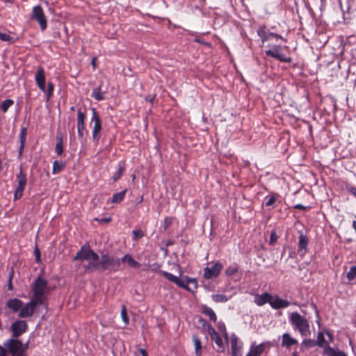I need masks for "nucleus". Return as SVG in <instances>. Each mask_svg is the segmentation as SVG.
Wrapping results in <instances>:
<instances>
[{
	"mask_svg": "<svg viewBox=\"0 0 356 356\" xmlns=\"http://www.w3.org/2000/svg\"><path fill=\"white\" fill-rule=\"evenodd\" d=\"M120 266V260L107 253H102L98 260L88 261V264L83 266L86 273H93L95 271L116 272Z\"/></svg>",
	"mask_w": 356,
	"mask_h": 356,
	"instance_id": "obj_1",
	"label": "nucleus"
},
{
	"mask_svg": "<svg viewBox=\"0 0 356 356\" xmlns=\"http://www.w3.org/2000/svg\"><path fill=\"white\" fill-rule=\"evenodd\" d=\"M159 273L163 276H164L169 281L175 283L178 286L183 288L188 291L193 293L197 288V280L194 278L184 277L179 279L177 276L166 271L160 270Z\"/></svg>",
	"mask_w": 356,
	"mask_h": 356,
	"instance_id": "obj_2",
	"label": "nucleus"
},
{
	"mask_svg": "<svg viewBox=\"0 0 356 356\" xmlns=\"http://www.w3.org/2000/svg\"><path fill=\"white\" fill-rule=\"evenodd\" d=\"M289 319L293 328L298 330L302 337L310 335V326L306 318L301 316L298 312H294L290 314Z\"/></svg>",
	"mask_w": 356,
	"mask_h": 356,
	"instance_id": "obj_3",
	"label": "nucleus"
},
{
	"mask_svg": "<svg viewBox=\"0 0 356 356\" xmlns=\"http://www.w3.org/2000/svg\"><path fill=\"white\" fill-rule=\"evenodd\" d=\"M48 282L40 277H38L33 284L32 292L33 297L36 300L43 302V297L47 288Z\"/></svg>",
	"mask_w": 356,
	"mask_h": 356,
	"instance_id": "obj_4",
	"label": "nucleus"
},
{
	"mask_svg": "<svg viewBox=\"0 0 356 356\" xmlns=\"http://www.w3.org/2000/svg\"><path fill=\"white\" fill-rule=\"evenodd\" d=\"M3 346L11 356H27L26 353L23 352L22 342L17 339H9L4 342Z\"/></svg>",
	"mask_w": 356,
	"mask_h": 356,
	"instance_id": "obj_5",
	"label": "nucleus"
},
{
	"mask_svg": "<svg viewBox=\"0 0 356 356\" xmlns=\"http://www.w3.org/2000/svg\"><path fill=\"white\" fill-rule=\"evenodd\" d=\"M42 302L36 300L32 298L31 300L26 304L23 303V306L21 308L20 312L18 314V317L20 318H25L31 317L35 312L38 305L42 304Z\"/></svg>",
	"mask_w": 356,
	"mask_h": 356,
	"instance_id": "obj_6",
	"label": "nucleus"
},
{
	"mask_svg": "<svg viewBox=\"0 0 356 356\" xmlns=\"http://www.w3.org/2000/svg\"><path fill=\"white\" fill-rule=\"evenodd\" d=\"M16 179L18 184L14 193L15 200H18L22 197L23 192L27 183L26 175L23 172L22 166L19 168V173H17L16 175Z\"/></svg>",
	"mask_w": 356,
	"mask_h": 356,
	"instance_id": "obj_7",
	"label": "nucleus"
},
{
	"mask_svg": "<svg viewBox=\"0 0 356 356\" xmlns=\"http://www.w3.org/2000/svg\"><path fill=\"white\" fill-rule=\"evenodd\" d=\"M31 17L32 19L38 22L42 31H44L47 29V21L43 9L40 6H35L33 8Z\"/></svg>",
	"mask_w": 356,
	"mask_h": 356,
	"instance_id": "obj_8",
	"label": "nucleus"
},
{
	"mask_svg": "<svg viewBox=\"0 0 356 356\" xmlns=\"http://www.w3.org/2000/svg\"><path fill=\"white\" fill-rule=\"evenodd\" d=\"M200 321H202L204 323L203 325H207V331L211 337V340L213 341L218 346L217 351L220 353L224 352L225 346L218 333L215 330L211 324L207 323L205 320L200 319Z\"/></svg>",
	"mask_w": 356,
	"mask_h": 356,
	"instance_id": "obj_9",
	"label": "nucleus"
},
{
	"mask_svg": "<svg viewBox=\"0 0 356 356\" xmlns=\"http://www.w3.org/2000/svg\"><path fill=\"white\" fill-rule=\"evenodd\" d=\"M282 50L281 45H273L270 49L266 51V54L282 62L291 63L292 58L282 54Z\"/></svg>",
	"mask_w": 356,
	"mask_h": 356,
	"instance_id": "obj_10",
	"label": "nucleus"
},
{
	"mask_svg": "<svg viewBox=\"0 0 356 356\" xmlns=\"http://www.w3.org/2000/svg\"><path fill=\"white\" fill-rule=\"evenodd\" d=\"M92 118L91 122H94L92 129V139L94 141L98 142L100 138V132L102 131V120L95 108H91Z\"/></svg>",
	"mask_w": 356,
	"mask_h": 356,
	"instance_id": "obj_11",
	"label": "nucleus"
},
{
	"mask_svg": "<svg viewBox=\"0 0 356 356\" xmlns=\"http://www.w3.org/2000/svg\"><path fill=\"white\" fill-rule=\"evenodd\" d=\"M28 325L24 320H16L10 325V330L12 332V339H17L26 332Z\"/></svg>",
	"mask_w": 356,
	"mask_h": 356,
	"instance_id": "obj_12",
	"label": "nucleus"
},
{
	"mask_svg": "<svg viewBox=\"0 0 356 356\" xmlns=\"http://www.w3.org/2000/svg\"><path fill=\"white\" fill-rule=\"evenodd\" d=\"M99 256L97 253L94 252L90 248L86 249L84 247H81V249L76 252L75 257L73 258L74 261L76 260H98Z\"/></svg>",
	"mask_w": 356,
	"mask_h": 356,
	"instance_id": "obj_13",
	"label": "nucleus"
},
{
	"mask_svg": "<svg viewBox=\"0 0 356 356\" xmlns=\"http://www.w3.org/2000/svg\"><path fill=\"white\" fill-rule=\"evenodd\" d=\"M223 266L220 261H216L211 266L204 268V277L207 280L216 278L222 270Z\"/></svg>",
	"mask_w": 356,
	"mask_h": 356,
	"instance_id": "obj_14",
	"label": "nucleus"
},
{
	"mask_svg": "<svg viewBox=\"0 0 356 356\" xmlns=\"http://www.w3.org/2000/svg\"><path fill=\"white\" fill-rule=\"evenodd\" d=\"M86 113L81 108L78 110L77 113V132L79 138L81 142L85 140L87 130L85 126Z\"/></svg>",
	"mask_w": 356,
	"mask_h": 356,
	"instance_id": "obj_15",
	"label": "nucleus"
},
{
	"mask_svg": "<svg viewBox=\"0 0 356 356\" xmlns=\"http://www.w3.org/2000/svg\"><path fill=\"white\" fill-rule=\"evenodd\" d=\"M231 349L232 356H242L243 344L239 341L238 337L235 334L231 335Z\"/></svg>",
	"mask_w": 356,
	"mask_h": 356,
	"instance_id": "obj_16",
	"label": "nucleus"
},
{
	"mask_svg": "<svg viewBox=\"0 0 356 356\" xmlns=\"http://www.w3.org/2000/svg\"><path fill=\"white\" fill-rule=\"evenodd\" d=\"M35 82L38 87L40 88L41 91L43 92H46V87H45V72L44 70L40 67L38 68L37 72L35 74Z\"/></svg>",
	"mask_w": 356,
	"mask_h": 356,
	"instance_id": "obj_17",
	"label": "nucleus"
},
{
	"mask_svg": "<svg viewBox=\"0 0 356 356\" xmlns=\"http://www.w3.org/2000/svg\"><path fill=\"white\" fill-rule=\"evenodd\" d=\"M269 342L261 343L259 345H256L254 342L251 344L250 351L248 353L246 356H260L265 350L266 346L269 345Z\"/></svg>",
	"mask_w": 356,
	"mask_h": 356,
	"instance_id": "obj_18",
	"label": "nucleus"
},
{
	"mask_svg": "<svg viewBox=\"0 0 356 356\" xmlns=\"http://www.w3.org/2000/svg\"><path fill=\"white\" fill-rule=\"evenodd\" d=\"M22 306L23 301L17 298L9 299L6 303V307L13 313L19 312Z\"/></svg>",
	"mask_w": 356,
	"mask_h": 356,
	"instance_id": "obj_19",
	"label": "nucleus"
},
{
	"mask_svg": "<svg viewBox=\"0 0 356 356\" xmlns=\"http://www.w3.org/2000/svg\"><path fill=\"white\" fill-rule=\"evenodd\" d=\"M290 305V302L286 300H283L280 298L279 296H276L273 297L272 296L270 305L274 309H280L282 308H286Z\"/></svg>",
	"mask_w": 356,
	"mask_h": 356,
	"instance_id": "obj_20",
	"label": "nucleus"
},
{
	"mask_svg": "<svg viewBox=\"0 0 356 356\" xmlns=\"http://www.w3.org/2000/svg\"><path fill=\"white\" fill-rule=\"evenodd\" d=\"M272 298V295L267 292L262 293L261 295H256L254 298V303L258 306H262L266 303H269L270 302Z\"/></svg>",
	"mask_w": 356,
	"mask_h": 356,
	"instance_id": "obj_21",
	"label": "nucleus"
},
{
	"mask_svg": "<svg viewBox=\"0 0 356 356\" xmlns=\"http://www.w3.org/2000/svg\"><path fill=\"white\" fill-rule=\"evenodd\" d=\"M27 136V128L22 127L19 134V148L18 152V157L20 158L23 154V151L25 147L26 140Z\"/></svg>",
	"mask_w": 356,
	"mask_h": 356,
	"instance_id": "obj_22",
	"label": "nucleus"
},
{
	"mask_svg": "<svg viewBox=\"0 0 356 356\" xmlns=\"http://www.w3.org/2000/svg\"><path fill=\"white\" fill-rule=\"evenodd\" d=\"M282 341L281 346L282 347H285L286 348H289L291 346L296 345L298 343V341L291 337V336L289 333H284L282 334Z\"/></svg>",
	"mask_w": 356,
	"mask_h": 356,
	"instance_id": "obj_23",
	"label": "nucleus"
},
{
	"mask_svg": "<svg viewBox=\"0 0 356 356\" xmlns=\"http://www.w3.org/2000/svg\"><path fill=\"white\" fill-rule=\"evenodd\" d=\"M323 355L325 356H347V355L340 350H335L330 346H326L323 349Z\"/></svg>",
	"mask_w": 356,
	"mask_h": 356,
	"instance_id": "obj_24",
	"label": "nucleus"
},
{
	"mask_svg": "<svg viewBox=\"0 0 356 356\" xmlns=\"http://www.w3.org/2000/svg\"><path fill=\"white\" fill-rule=\"evenodd\" d=\"M119 259L120 260V262L122 261L123 263H127L130 267L134 268H139L141 266V264L134 260L133 257L129 254H124L122 259Z\"/></svg>",
	"mask_w": 356,
	"mask_h": 356,
	"instance_id": "obj_25",
	"label": "nucleus"
},
{
	"mask_svg": "<svg viewBox=\"0 0 356 356\" xmlns=\"http://www.w3.org/2000/svg\"><path fill=\"white\" fill-rule=\"evenodd\" d=\"M202 313L203 314H204L205 316H207L209 317V318L210 319V321H213V322L216 321L217 316L216 315V313L211 308L207 307V305H202Z\"/></svg>",
	"mask_w": 356,
	"mask_h": 356,
	"instance_id": "obj_26",
	"label": "nucleus"
},
{
	"mask_svg": "<svg viewBox=\"0 0 356 356\" xmlns=\"http://www.w3.org/2000/svg\"><path fill=\"white\" fill-rule=\"evenodd\" d=\"M308 238L302 232H300L299 241H298V248L300 251L304 250L305 252L308 245Z\"/></svg>",
	"mask_w": 356,
	"mask_h": 356,
	"instance_id": "obj_27",
	"label": "nucleus"
},
{
	"mask_svg": "<svg viewBox=\"0 0 356 356\" xmlns=\"http://www.w3.org/2000/svg\"><path fill=\"white\" fill-rule=\"evenodd\" d=\"M56 145L55 147V152L58 156H60L63 153V141L61 134L57 135L56 137Z\"/></svg>",
	"mask_w": 356,
	"mask_h": 356,
	"instance_id": "obj_28",
	"label": "nucleus"
},
{
	"mask_svg": "<svg viewBox=\"0 0 356 356\" xmlns=\"http://www.w3.org/2000/svg\"><path fill=\"white\" fill-rule=\"evenodd\" d=\"M269 30L266 26H261L257 30V34L263 43L268 40Z\"/></svg>",
	"mask_w": 356,
	"mask_h": 356,
	"instance_id": "obj_29",
	"label": "nucleus"
},
{
	"mask_svg": "<svg viewBox=\"0 0 356 356\" xmlns=\"http://www.w3.org/2000/svg\"><path fill=\"white\" fill-rule=\"evenodd\" d=\"M91 97L95 98L97 101H102L104 99V92H102L101 86L93 88Z\"/></svg>",
	"mask_w": 356,
	"mask_h": 356,
	"instance_id": "obj_30",
	"label": "nucleus"
},
{
	"mask_svg": "<svg viewBox=\"0 0 356 356\" xmlns=\"http://www.w3.org/2000/svg\"><path fill=\"white\" fill-rule=\"evenodd\" d=\"M65 163L63 162V161H55L53 163V170H52V173L53 174H58L60 172L62 171V170L65 168Z\"/></svg>",
	"mask_w": 356,
	"mask_h": 356,
	"instance_id": "obj_31",
	"label": "nucleus"
},
{
	"mask_svg": "<svg viewBox=\"0 0 356 356\" xmlns=\"http://www.w3.org/2000/svg\"><path fill=\"white\" fill-rule=\"evenodd\" d=\"M127 193V189L123 190L122 191L113 194L111 200V202L113 203H119L122 202L125 196Z\"/></svg>",
	"mask_w": 356,
	"mask_h": 356,
	"instance_id": "obj_32",
	"label": "nucleus"
},
{
	"mask_svg": "<svg viewBox=\"0 0 356 356\" xmlns=\"http://www.w3.org/2000/svg\"><path fill=\"white\" fill-rule=\"evenodd\" d=\"M193 341L195 345V351L197 356H200L202 350V344L200 339L196 336H193Z\"/></svg>",
	"mask_w": 356,
	"mask_h": 356,
	"instance_id": "obj_33",
	"label": "nucleus"
},
{
	"mask_svg": "<svg viewBox=\"0 0 356 356\" xmlns=\"http://www.w3.org/2000/svg\"><path fill=\"white\" fill-rule=\"evenodd\" d=\"M316 346H318L319 347H325L326 346H329L327 343L325 341L324 334L322 332H318L317 334V340L315 341Z\"/></svg>",
	"mask_w": 356,
	"mask_h": 356,
	"instance_id": "obj_34",
	"label": "nucleus"
},
{
	"mask_svg": "<svg viewBox=\"0 0 356 356\" xmlns=\"http://www.w3.org/2000/svg\"><path fill=\"white\" fill-rule=\"evenodd\" d=\"M316 346L315 340L314 339H304L302 342L301 350H304V348L308 349L309 348Z\"/></svg>",
	"mask_w": 356,
	"mask_h": 356,
	"instance_id": "obj_35",
	"label": "nucleus"
},
{
	"mask_svg": "<svg viewBox=\"0 0 356 356\" xmlns=\"http://www.w3.org/2000/svg\"><path fill=\"white\" fill-rule=\"evenodd\" d=\"M211 298L215 302H225L228 300V298L224 294H213Z\"/></svg>",
	"mask_w": 356,
	"mask_h": 356,
	"instance_id": "obj_36",
	"label": "nucleus"
},
{
	"mask_svg": "<svg viewBox=\"0 0 356 356\" xmlns=\"http://www.w3.org/2000/svg\"><path fill=\"white\" fill-rule=\"evenodd\" d=\"M14 104V101L10 99H7L6 100H4L2 103H1V110L6 113L7 112L8 108L10 106H11L13 104Z\"/></svg>",
	"mask_w": 356,
	"mask_h": 356,
	"instance_id": "obj_37",
	"label": "nucleus"
},
{
	"mask_svg": "<svg viewBox=\"0 0 356 356\" xmlns=\"http://www.w3.org/2000/svg\"><path fill=\"white\" fill-rule=\"evenodd\" d=\"M347 279L352 281L356 277V266H351L346 275Z\"/></svg>",
	"mask_w": 356,
	"mask_h": 356,
	"instance_id": "obj_38",
	"label": "nucleus"
},
{
	"mask_svg": "<svg viewBox=\"0 0 356 356\" xmlns=\"http://www.w3.org/2000/svg\"><path fill=\"white\" fill-rule=\"evenodd\" d=\"M0 40L1 41L9 42L10 43L15 42V40L10 35L5 33L0 32Z\"/></svg>",
	"mask_w": 356,
	"mask_h": 356,
	"instance_id": "obj_39",
	"label": "nucleus"
},
{
	"mask_svg": "<svg viewBox=\"0 0 356 356\" xmlns=\"http://www.w3.org/2000/svg\"><path fill=\"white\" fill-rule=\"evenodd\" d=\"M54 86L53 83L49 82L47 85V89H46L47 101L48 102L53 94Z\"/></svg>",
	"mask_w": 356,
	"mask_h": 356,
	"instance_id": "obj_40",
	"label": "nucleus"
},
{
	"mask_svg": "<svg viewBox=\"0 0 356 356\" xmlns=\"http://www.w3.org/2000/svg\"><path fill=\"white\" fill-rule=\"evenodd\" d=\"M121 317H122V319L123 322L125 324L127 325L129 323V317L127 316V308H126L125 305H122V306Z\"/></svg>",
	"mask_w": 356,
	"mask_h": 356,
	"instance_id": "obj_41",
	"label": "nucleus"
},
{
	"mask_svg": "<svg viewBox=\"0 0 356 356\" xmlns=\"http://www.w3.org/2000/svg\"><path fill=\"white\" fill-rule=\"evenodd\" d=\"M237 271H238V268L236 266H229V267L227 268V269L225 270V274L227 276H232V275H234L235 273H236Z\"/></svg>",
	"mask_w": 356,
	"mask_h": 356,
	"instance_id": "obj_42",
	"label": "nucleus"
},
{
	"mask_svg": "<svg viewBox=\"0 0 356 356\" xmlns=\"http://www.w3.org/2000/svg\"><path fill=\"white\" fill-rule=\"evenodd\" d=\"M124 170L125 169L124 165L120 166L117 172L114 175L113 177V181H117L118 179H119L121 177L122 175L123 174Z\"/></svg>",
	"mask_w": 356,
	"mask_h": 356,
	"instance_id": "obj_43",
	"label": "nucleus"
},
{
	"mask_svg": "<svg viewBox=\"0 0 356 356\" xmlns=\"http://www.w3.org/2000/svg\"><path fill=\"white\" fill-rule=\"evenodd\" d=\"M345 189L347 192L352 194L354 197H356V187L354 186H352L350 184H346Z\"/></svg>",
	"mask_w": 356,
	"mask_h": 356,
	"instance_id": "obj_44",
	"label": "nucleus"
},
{
	"mask_svg": "<svg viewBox=\"0 0 356 356\" xmlns=\"http://www.w3.org/2000/svg\"><path fill=\"white\" fill-rule=\"evenodd\" d=\"M173 218L172 217H165L163 221V229L164 230H167L168 227L172 224Z\"/></svg>",
	"mask_w": 356,
	"mask_h": 356,
	"instance_id": "obj_45",
	"label": "nucleus"
},
{
	"mask_svg": "<svg viewBox=\"0 0 356 356\" xmlns=\"http://www.w3.org/2000/svg\"><path fill=\"white\" fill-rule=\"evenodd\" d=\"M132 234L135 240H138L139 238H141L144 236L143 232L141 229L133 230Z\"/></svg>",
	"mask_w": 356,
	"mask_h": 356,
	"instance_id": "obj_46",
	"label": "nucleus"
},
{
	"mask_svg": "<svg viewBox=\"0 0 356 356\" xmlns=\"http://www.w3.org/2000/svg\"><path fill=\"white\" fill-rule=\"evenodd\" d=\"M273 39H275L276 40H277L278 39H281L283 41L286 42V40L285 38H284L282 36H281L280 35H278V34L274 33H271L269 31L268 40H273Z\"/></svg>",
	"mask_w": 356,
	"mask_h": 356,
	"instance_id": "obj_47",
	"label": "nucleus"
},
{
	"mask_svg": "<svg viewBox=\"0 0 356 356\" xmlns=\"http://www.w3.org/2000/svg\"><path fill=\"white\" fill-rule=\"evenodd\" d=\"M34 254H35V261L37 263H40L41 262L40 251V249L38 247V245H35V248H34Z\"/></svg>",
	"mask_w": 356,
	"mask_h": 356,
	"instance_id": "obj_48",
	"label": "nucleus"
},
{
	"mask_svg": "<svg viewBox=\"0 0 356 356\" xmlns=\"http://www.w3.org/2000/svg\"><path fill=\"white\" fill-rule=\"evenodd\" d=\"M275 201H276V197L274 195H272L268 198L267 201L266 202V207L273 206L274 204V203L275 202Z\"/></svg>",
	"mask_w": 356,
	"mask_h": 356,
	"instance_id": "obj_49",
	"label": "nucleus"
},
{
	"mask_svg": "<svg viewBox=\"0 0 356 356\" xmlns=\"http://www.w3.org/2000/svg\"><path fill=\"white\" fill-rule=\"evenodd\" d=\"M277 240V236L275 231H273L270 235V244H273Z\"/></svg>",
	"mask_w": 356,
	"mask_h": 356,
	"instance_id": "obj_50",
	"label": "nucleus"
},
{
	"mask_svg": "<svg viewBox=\"0 0 356 356\" xmlns=\"http://www.w3.org/2000/svg\"><path fill=\"white\" fill-rule=\"evenodd\" d=\"M95 220L99 222L100 223H108L111 221V217H108V218H95Z\"/></svg>",
	"mask_w": 356,
	"mask_h": 356,
	"instance_id": "obj_51",
	"label": "nucleus"
},
{
	"mask_svg": "<svg viewBox=\"0 0 356 356\" xmlns=\"http://www.w3.org/2000/svg\"><path fill=\"white\" fill-rule=\"evenodd\" d=\"M6 348L3 346L0 345V356H7V353L8 352Z\"/></svg>",
	"mask_w": 356,
	"mask_h": 356,
	"instance_id": "obj_52",
	"label": "nucleus"
},
{
	"mask_svg": "<svg viewBox=\"0 0 356 356\" xmlns=\"http://www.w3.org/2000/svg\"><path fill=\"white\" fill-rule=\"evenodd\" d=\"M222 334L223 337L225 339L226 343H227V342H228V333L227 332L225 326H223V332H222Z\"/></svg>",
	"mask_w": 356,
	"mask_h": 356,
	"instance_id": "obj_53",
	"label": "nucleus"
},
{
	"mask_svg": "<svg viewBox=\"0 0 356 356\" xmlns=\"http://www.w3.org/2000/svg\"><path fill=\"white\" fill-rule=\"evenodd\" d=\"M294 209H300V210H302V211H305L306 210L307 207L301 204H296L294 207H293Z\"/></svg>",
	"mask_w": 356,
	"mask_h": 356,
	"instance_id": "obj_54",
	"label": "nucleus"
},
{
	"mask_svg": "<svg viewBox=\"0 0 356 356\" xmlns=\"http://www.w3.org/2000/svg\"><path fill=\"white\" fill-rule=\"evenodd\" d=\"M29 341H27L25 344L22 343V349H23L24 353H26V350L29 348Z\"/></svg>",
	"mask_w": 356,
	"mask_h": 356,
	"instance_id": "obj_55",
	"label": "nucleus"
},
{
	"mask_svg": "<svg viewBox=\"0 0 356 356\" xmlns=\"http://www.w3.org/2000/svg\"><path fill=\"white\" fill-rule=\"evenodd\" d=\"M139 353L141 354L142 356H147V353L145 349L140 348Z\"/></svg>",
	"mask_w": 356,
	"mask_h": 356,
	"instance_id": "obj_56",
	"label": "nucleus"
},
{
	"mask_svg": "<svg viewBox=\"0 0 356 356\" xmlns=\"http://www.w3.org/2000/svg\"><path fill=\"white\" fill-rule=\"evenodd\" d=\"M152 266H153L152 270H154V271L158 270L160 268V265L156 263L154 264Z\"/></svg>",
	"mask_w": 356,
	"mask_h": 356,
	"instance_id": "obj_57",
	"label": "nucleus"
},
{
	"mask_svg": "<svg viewBox=\"0 0 356 356\" xmlns=\"http://www.w3.org/2000/svg\"><path fill=\"white\" fill-rule=\"evenodd\" d=\"M8 290H13V285L12 281H10V280H8Z\"/></svg>",
	"mask_w": 356,
	"mask_h": 356,
	"instance_id": "obj_58",
	"label": "nucleus"
},
{
	"mask_svg": "<svg viewBox=\"0 0 356 356\" xmlns=\"http://www.w3.org/2000/svg\"><path fill=\"white\" fill-rule=\"evenodd\" d=\"M13 275H14V271H13V270H12L9 273L8 280L12 281L13 277Z\"/></svg>",
	"mask_w": 356,
	"mask_h": 356,
	"instance_id": "obj_59",
	"label": "nucleus"
},
{
	"mask_svg": "<svg viewBox=\"0 0 356 356\" xmlns=\"http://www.w3.org/2000/svg\"><path fill=\"white\" fill-rule=\"evenodd\" d=\"M223 326H225V325L224 323H221V324H219L218 327V330L221 332H223Z\"/></svg>",
	"mask_w": 356,
	"mask_h": 356,
	"instance_id": "obj_60",
	"label": "nucleus"
},
{
	"mask_svg": "<svg viewBox=\"0 0 356 356\" xmlns=\"http://www.w3.org/2000/svg\"><path fill=\"white\" fill-rule=\"evenodd\" d=\"M91 64L92 65L94 68L96 67V58H93L92 59Z\"/></svg>",
	"mask_w": 356,
	"mask_h": 356,
	"instance_id": "obj_61",
	"label": "nucleus"
},
{
	"mask_svg": "<svg viewBox=\"0 0 356 356\" xmlns=\"http://www.w3.org/2000/svg\"><path fill=\"white\" fill-rule=\"evenodd\" d=\"M327 335H328V337H329L330 340L331 341H332L333 337H332V334H331V333H330V332H327Z\"/></svg>",
	"mask_w": 356,
	"mask_h": 356,
	"instance_id": "obj_62",
	"label": "nucleus"
},
{
	"mask_svg": "<svg viewBox=\"0 0 356 356\" xmlns=\"http://www.w3.org/2000/svg\"><path fill=\"white\" fill-rule=\"evenodd\" d=\"M353 229H355V231L356 232V220H354L353 222Z\"/></svg>",
	"mask_w": 356,
	"mask_h": 356,
	"instance_id": "obj_63",
	"label": "nucleus"
},
{
	"mask_svg": "<svg viewBox=\"0 0 356 356\" xmlns=\"http://www.w3.org/2000/svg\"><path fill=\"white\" fill-rule=\"evenodd\" d=\"M292 356H298V353L296 350L293 351L292 353Z\"/></svg>",
	"mask_w": 356,
	"mask_h": 356,
	"instance_id": "obj_64",
	"label": "nucleus"
}]
</instances>
